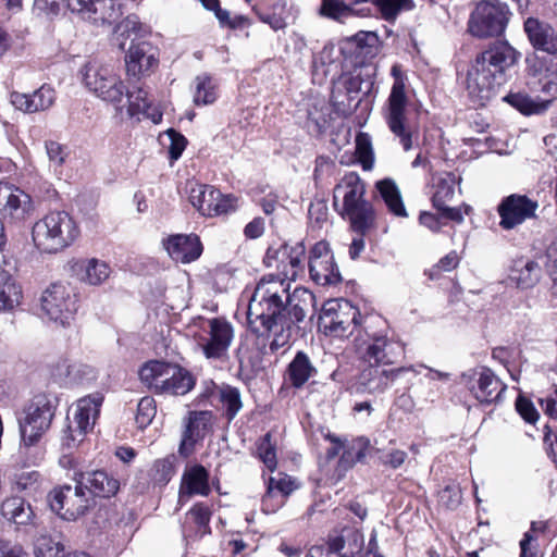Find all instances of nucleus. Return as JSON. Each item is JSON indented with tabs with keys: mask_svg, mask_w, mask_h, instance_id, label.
I'll list each match as a JSON object with an SVG mask.
<instances>
[{
	"mask_svg": "<svg viewBox=\"0 0 557 557\" xmlns=\"http://www.w3.org/2000/svg\"><path fill=\"white\" fill-rule=\"evenodd\" d=\"M407 459V453L400 449H392L381 456V461L393 469L399 468Z\"/></svg>",
	"mask_w": 557,
	"mask_h": 557,
	"instance_id": "e2e57ef3",
	"label": "nucleus"
},
{
	"mask_svg": "<svg viewBox=\"0 0 557 557\" xmlns=\"http://www.w3.org/2000/svg\"><path fill=\"white\" fill-rule=\"evenodd\" d=\"M211 510L208 505L205 503H197L194 505L189 511L187 512V519L190 520L194 525V536L201 539L207 534L211 533L210 529V520H211Z\"/></svg>",
	"mask_w": 557,
	"mask_h": 557,
	"instance_id": "4c0bfd02",
	"label": "nucleus"
},
{
	"mask_svg": "<svg viewBox=\"0 0 557 557\" xmlns=\"http://www.w3.org/2000/svg\"><path fill=\"white\" fill-rule=\"evenodd\" d=\"M382 366L383 364L368 363L361 369L351 385L352 393L358 395H380L387 391L391 384L401 374L409 371L418 373L412 366L395 369H385Z\"/></svg>",
	"mask_w": 557,
	"mask_h": 557,
	"instance_id": "dca6fc26",
	"label": "nucleus"
},
{
	"mask_svg": "<svg viewBox=\"0 0 557 557\" xmlns=\"http://www.w3.org/2000/svg\"><path fill=\"white\" fill-rule=\"evenodd\" d=\"M75 486L65 484L53 488L48 495L51 510L69 521L83 516L91 502L83 485L78 483L77 475H75Z\"/></svg>",
	"mask_w": 557,
	"mask_h": 557,
	"instance_id": "4468645a",
	"label": "nucleus"
},
{
	"mask_svg": "<svg viewBox=\"0 0 557 557\" xmlns=\"http://www.w3.org/2000/svg\"><path fill=\"white\" fill-rule=\"evenodd\" d=\"M458 181L459 177H457L454 173H447L445 177L440 180L432 198V202L435 208H444L446 201L454 197L455 185L458 183Z\"/></svg>",
	"mask_w": 557,
	"mask_h": 557,
	"instance_id": "a19ab883",
	"label": "nucleus"
},
{
	"mask_svg": "<svg viewBox=\"0 0 557 557\" xmlns=\"http://www.w3.org/2000/svg\"><path fill=\"white\" fill-rule=\"evenodd\" d=\"M273 281H259L249 300L247 320L249 329L257 336L271 337L269 349L276 352L290 345L305 333L308 307H313L315 297L307 288L295 287L287 296L286 304L277 292L265 288Z\"/></svg>",
	"mask_w": 557,
	"mask_h": 557,
	"instance_id": "f257e3e1",
	"label": "nucleus"
},
{
	"mask_svg": "<svg viewBox=\"0 0 557 557\" xmlns=\"http://www.w3.org/2000/svg\"><path fill=\"white\" fill-rule=\"evenodd\" d=\"M539 203L525 195L512 194L502 199L497 206L499 226L509 231L535 216Z\"/></svg>",
	"mask_w": 557,
	"mask_h": 557,
	"instance_id": "aec40b11",
	"label": "nucleus"
},
{
	"mask_svg": "<svg viewBox=\"0 0 557 557\" xmlns=\"http://www.w3.org/2000/svg\"><path fill=\"white\" fill-rule=\"evenodd\" d=\"M197 345L210 360H224L234 339V327L225 318L201 319Z\"/></svg>",
	"mask_w": 557,
	"mask_h": 557,
	"instance_id": "f8f14e48",
	"label": "nucleus"
},
{
	"mask_svg": "<svg viewBox=\"0 0 557 557\" xmlns=\"http://www.w3.org/2000/svg\"><path fill=\"white\" fill-rule=\"evenodd\" d=\"M10 102L24 113L47 111L55 102V90L50 85L44 84L33 94L12 91Z\"/></svg>",
	"mask_w": 557,
	"mask_h": 557,
	"instance_id": "5701e85b",
	"label": "nucleus"
},
{
	"mask_svg": "<svg viewBox=\"0 0 557 557\" xmlns=\"http://www.w3.org/2000/svg\"><path fill=\"white\" fill-rule=\"evenodd\" d=\"M257 15L262 23L268 24L273 30H280L286 26L285 20L275 12L258 11Z\"/></svg>",
	"mask_w": 557,
	"mask_h": 557,
	"instance_id": "0e129e2a",
	"label": "nucleus"
},
{
	"mask_svg": "<svg viewBox=\"0 0 557 557\" xmlns=\"http://www.w3.org/2000/svg\"><path fill=\"white\" fill-rule=\"evenodd\" d=\"M459 264V257L456 251H450L432 268L431 277L438 276L442 272H449Z\"/></svg>",
	"mask_w": 557,
	"mask_h": 557,
	"instance_id": "bf43d9fd",
	"label": "nucleus"
},
{
	"mask_svg": "<svg viewBox=\"0 0 557 557\" xmlns=\"http://www.w3.org/2000/svg\"><path fill=\"white\" fill-rule=\"evenodd\" d=\"M175 457L168 456L156 460L151 469V478L156 484L165 485L175 473Z\"/></svg>",
	"mask_w": 557,
	"mask_h": 557,
	"instance_id": "a18cd8bd",
	"label": "nucleus"
},
{
	"mask_svg": "<svg viewBox=\"0 0 557 557\" xmlns=\"http://www.w3.org/2000/svg\"><path fill=\"white\" fill-rule=\"evenodd\" d=\"M333 48H330L325 46L320 53L313 57L312 61V70L313 75H319L320 73L322 76H326L329 73V65H331V53Z\"/></svg>",
	"mask_w": 557,
	"mask_h": 557,
	"instance_id": "13d9d810",
	"label": "nucleus"
},
{
	"mask_svg": "<svg viewBox=\"0 0 557 557\" xmlns=\"http://www.w3.org/2000/svg\"><path fill=\"white\" fill-rule=\"evenodd\" d=\"M59 399L53 394L35 395L26 405L18 420L22 443L33 446L50 429Z\"/></svg>",
	"mask_w": 557,
	"mask_h": 557,
	"instance_id": "0eeeda50",
	"label": "nucleus"
},
{
	"mask_svg": "<svg viewBox=\"0 0 557 557\" xmlns=\"http://www.w3.org/2000/svg\"><path fill=\"white\" fill-rule=\"evenodd\" d=\"M470 394L481 404L499 403L507 385L487 367L480 366L465 371L460 376Z\"/></svg>",
	"mask_w": 557,
	"mask_h": 557,
	"instance_id": "ddd939ff",
	"label": "nucleus"
},
{
	"mask_svg": "<svg viewBox=\"0 0 557 557\" xmlns=\"http://www.w3.org/2000/svg\"><path fill=\"white\" fill-rule=\"evenodd\" d=\"M34 211L30 196L9 183H0V220L3 224H20Z\"/></svg>",
	"mask_w": 557,
	"mask_h": 557,
	"instance_id": "f3484780",
	"label": "nucleus"
},
{
	"mask_svg": "<svg viewBox=\"0 0 557 557\" xmlns=\"http://www.w3.org/2000/svg\"><path fill=\"white\" fill-rule=\"evenodd\" d=\"M509 14L507 4L500 0H482L470 15L468 29L478 38L499 36L507 26Z\"/></svg>",
	"mask_w": 557,
	"mask_h": 557,
	"instance_id": "9b49d317",
	"label": "nucleus"
},
{
	"mask_svg": "<svg viewBox=\"0 0 557 557\" xmlns=\"http://www.w3.org/2000/svg\"><path fill=\"white\" fill-rule=\"evenodd\" d=\"M125 97L128 102L127 112L129 116H136L138 114L148 115L151 102L148 99V92L146 90L138 88L137 90L128 91L125 87Z\"/></svg>",
	"mask_w": 557,
	"mask_h": 557,
	"instance_id": "37998d69",
	"label": "nucleus"
},
{
	"mask_svg": "<svg viewBox=\"0 0 557 557\" xmlns=\"http://www.w3.org/2000/svg\"><path fill=\"white\" fill-rule=\"evenodd\" d=\"M23 299V287L17 281H0V312H12Z\"/></svg>",
	"mask_w": 557,
	"mask_h": 557,
	"instance_id": "f704fd0d",
	"label": "nucleus"
},
{
	"mask_svg": "<svg viewBox=\"0 0 557 557\" xmlns=\"http://www.w3.org/2000/svg\"><path fill=\"white\" fill-rule=\"evenodd\" d=\"M519 58L513 47L500 40L478 54L467 75V90L475 104L485 106L496 95Z\"/></svg>",
	"mask_w": 557,
	"mask_h": 557,
	"instance_id": "f03ea898",
	"label": "nucleus"
},
{
	"mask_svg": "<svg viewBox=\"0 0 557 557\" xmlns=\"http://www.w3.org/2000/svg\"><path fill=\"white\" fill-rule=\"evenodd\" d=\"M76 475L78 483L88 492V496L109 498L120 490V481L104 470L81 472Z\"/></svg>",
	"mask_w": 557,
	"mask_h": 557,
	"instance_id": "a878e982",
	"label": "nucleus"
},
{
	"mask_svg": "<svg viewBox=\"0 0 557 557\" xmlns=\"http://www.w3.org/2000/svg\"><path fill=\"white\" fill-rule=\"evenodd\" d=\"M504 100L516 108L524 115L539 114L544 112L550 104L553 98L543 99L541 101L533 100L525 94L511 92Z\"/></svg>",
	"mask_w": 557,
	"mask_h": 557,
	"instance_id": "72a5a7b5",
	"label": "nucleus"
},
{
	"mask_svg": "<svg viewBox=\"0 0 557 557\" xmlns=\"http://www.w3.org/2000/svg\"><path fill=\"white\" fill-rule=\"evenodd\" d=\"M103 397L99 394L89 395L77 400L74 412V426L69 425L62 437V445L67 449L76 447L84 436L94 428L99 416Z\"/></svg>",
	"mask_w": 557,
	"mask_h": 557,
	"instance_id": "2eb2a0df",
	"label": "nucleus"
},
{
	"mask_svg": "<svg viewBox=\"0 0 557 557\" xmlns=\"http://www.w3.org/2000/svg\"><path fill=\"white\" fill-rule=\"evenodd\" d=\"M351 13V9L342 0H322L320 14L333 20H341Z\"/></svg>",
	"mask_w": 557,
	"mask_h": 557,
	"instance_id": "603ef678",
	"label": "nucleus"
},
{
	"mask_svg": "<svg viewBox=\"0 0 557 557\" xmlns=\"http://www.w3.org/2000/svg\"><path fill=\"white\" fill-rule=\"evenodd\" d=\"M219 400L228 421H232L243 408L239 389L231 385H224L219 389Z\"/></svg>",
	"mask_w": 557,
	"mask_h": 557,
	"instance_id": "ea45409f",
	"label": "nucleus"
},
{
	"mask_svg": "<svg viewBox=\"0 0 557 557\" xmlns=\"http://www.w3.org/2000/svg\"><path fill=\"white\" fill-rule=\"evenodd\" d=\"M356 154L363 170H370L373 165V151L370 138L367 134H359L356 138Z\"/></svg>",
	"mask_w": 557,
	"mask_h": 557,
	"instance_id": "8fccbe9b",
	"label": "nucleus"
},
{
	"mask_svg": "<svg viewBox=\"0 0 557 557\" xmlns=\"http://www.w3.org/2000/svg\"><path fill=\"white\" fill-rule=\"evenodd\" d=\"M127 74L140 77L149 74L159 64L158 48L149 41L132 38L131 46L125 55Z\"/></svg>",
	"mask_w": 557,
	"mask_h": 557,
	"instance_id": "412c9836",
	"label": "nucleus"
},
{
	"mask_svg": "<svg viewBox=\"0 0 557 557\" xmlns=\"http://www.w3.org/2000/svg\"><path fill=\"white\" fill-rule=\"evenodd\" d=\"M539 268L537 263L525 259L523 257L515 259L511 264V272L509 278H522V276L536 275L535 270Z\"/></svg>",
	"mask_w": 557,
	"mask_h": 557,
	"instance_id": "5fc2aeb1",
	"label": "nucleus"
},
{
	"mask_svg": "<svg viewBox=\"0 0 557 557\" xmlns=\"http://www.w3.org/2000/svg\"><path fill=\"white\" fill-rule=\"evenodd\" d=\"M391 74L394 77V84L387 99L385 120L391 132L399 138L404 149L408 151L412 147V139L406 117L408 98L405 91V77L398 64L392 66Z\"/></svg>",
	"mask_w": 557,
	"mask_h": 557,
	"instance_id": "9d476101",
	"label": "nucleus"
},
{
	"mask_svg": "<svg viewBox=\"0 0 557 557\" xmlns=\"http://www.w3.org/2000/svg\"><path fill=\"white\" fill-rule=\"evenodd\" d=\"M193 100L196 106L212 104L216 100L215 87L210 75L203 73L196 76Z\"/></svg>",
	"mask_w": 557,
	"mask_h": 557,
	"instance_id": "e433bc0d",
	"label": "nucleus"
},
{
	"mask_svg": "<svg viewBox=\"0 0 557 557\" xmlns=\"http://www.w3.org/2000/svg\"><path fill=\"white\" fill-rule=\"evenodd\" d=\"M277 255H282V257H287L288 264L290 267V272L283 270V278H297L298 275L302 273L301 268V257L305 256V246L299 243L295 247L290 248V251L287 252V247H284L283 250L276 252Z\"/></svg>",
	"mask_w": 557,
	"mask_h": 557,
	"instance_id": "c03bdc74",
	"label": "nucleus"
},
{
	"mask_svg": "<svg viewBox=\"0 0 557 557\" xmlns=\"http://www.w3.org/2000/svg\"><path fill=\"white\" fill-rule=\"evenodd\" d=\"M369 40L375 41V36L368 33H359L352 38L348 39L342 48L344 53L356 54L357 58L370 53Z\"/></svg>",
	"mask_w": 557,
	"mask_h": 557,
	"instance_id": "de8ad7c7",
	"label": "nucleus"
},
{
	"mask_svg": "<svg viewBox=\"0 0 557 557\" xmlns=\"http://www.w3.org/2000/svg\"><path fill=\"white\" fill-rule=\"evenodd\" d=\"M60 368L64 370L69 382L73 384H86L97 379L96 369L82 362L63 361Z\"/></svg>",
	"mask_w": 557,
	"mask_h": 557,
	"instance_id": "58836bf2",
	"label": "nucleus"
},
{
	"mask_svg": "<svg viewBox=\"0 0 557 557\" xmlns=\"http://www.w3.org/2000/svg\"><path fill=\"white\" fill-rule=\"evenodd\" d=\"M85 87L102 101L120 104L125 97V84L114 69L98 60L88 61L81 70Z\"/></svg>",
	"mask_w": 557,
	"mask_h": 557,
	"instance_id": "6e6552de",
	"label": "nucleus"
},
{
	"mask_svg": "<svg viewBox=\"0 0 557 557\" xmlns=\"http://www.w3.org/2000/svg\"><path fill=\"white\" fill-rule=\"evenodd\" d=\"M170 139L169 154L171 160H177L186 148L187 139L173 128L166 131Z\"/></svg>",
	"mask_w": 557,
	"mask_h": 557,
	"instance_id": "6e6d98bb",
	"label": "nucleus"
},
{
	"mask_svg": "<svg viewBox=\"0 0 557 557\" xmlns=\"http://www.w3.org/2000/svg\"><path fill=\"white\" fill-rule=\"evenodd\" d=\"M1 513L17 525H27L34 518L30 505L18 496L7 498L1 505Z\"/></svg>",
	"mask_w": 557,
	"mask_h": 557,
	"instance_id": "473e14b6",
	"label": "nucleus"
},
{
	"mask_svg": "<svg viewBox=\"0 0 557 557\" xmlns=\"http://www.w3.org/2000/svg\"><path fill=\"white\" fill-rule=\"evenodd\" d=\"M32 235L39 250L55 253L73 244L78 228L69 213L53 211L34 224Z\"/></svg>",
	"mask_w": 557,
	"mask_h": 557,
	"instance_id": "39448f33",
	"label": "nucleus"
},
{
	"mask_svg": "<svg viewBox=\"0 0 557 557\" xmlns=\"http://www.w3.org/2000/svg\"><path fill=\"white\" fill-rule=\"evenodd\" d=\"M171 370L161 395L183 396L194 388L195 379L189 371L176 364H171Z\"/></svg>",
	"mask_w": 557,
	"mask_h": 557,
	"instance_id": "2f4dec72",
	"label": "nucleus"
},
{
	"mask_svg": "<svg viewBox=\"0 0 557 557\" xmlns=\"http://www.w3.org/2000/svg\"><path fill=\"white\" fill-rule=\"evenodd\" d=\"M523 29L535 51L557 58V32L549 23L531 16L524 21Z\"/></svg>",
	"mask_w": 557,
	"mask_h": 557,
	"instance_id": "4be33fe9",
	"label": "nucleus"
},
{
	"mask_svg": "<svg viewBox=\"0 0 557 557\" xmlns=\"http://www.w3.org/2000/svg\"><path fill=\"white\" fill-rule=\"evenodd\" d=\"M36 557H65L64 546L48 535H40L35 543Z\"/></svg>",
	"mask_w": 557,
	"mask_h": 557,
	"instance_id": "49530a36",
	"label": "nucleus"
},
{
	"mask_svg": "<svg viewBox=\"0 0 557 557\" xmlns=\"http://www.w3.org/2000/svg\"><path fill=\"white\" fill-rule=\"evenodd\" d=\"M163 247L174 261L182 263L197 260L203 250L200 238L196 234L170 235L163 240Z\"/></svg>",
	"mask_w": 557,
	"mask_h": 557,
	"instance_id": "b1692460",
	"label": "nucleus"
},
{
	"mask_svg": "<svg viewBox=\"0 0 557 557\" xmlns=\"http://www.w3.org/2000/svg\"><path fill=\"white\" fill-rule=\"evenodd\" d=\"M317 374L318 369L310 356L304 350H298L286 368L285 380L292 387L301 388Z\"/></svg>",
	"mask_w": 557,
	"mask_h": 557,
	"instance_id": "cd10ccee",
	"label": "nucleus"
},
{
	"mask_svg": "<svg viewBox=\"0 0 557 557\" xmlns=\"http://www.w3.org/2000/svg\"><path fill=\"white\" fill-rule=\"evenodd\" d=\"M46 151L49 158V161L53 164V166L60 168L66 158V152L64 147L57 141H47L46 143Z\"/></svg>",
	"mask_w": 557,
	"mask_h": 557,
	"instance_id": "680f3d73",
	"label": "nucleus"
},
{
	"mask_svg": "<svg viewBox=\"0 0 557 557\" xmlns=\"http://www.w3.org/2000/svg\"><path fill=\"white\" fill-rule=\"evenodd\" d=\"M308 213L311 220L320 224L327 219V206L324 201H317L310 205Z\"/></svg>",
	"mask_w": 557,
	"mask_h": 557,
	"instance_id": "338daca9",
	"label": "nucleus"
},
{
	"mask_svg": "<svg viewBox=\"0 0 557 557\" xmlns=\"http://www.w3.org/2000/svg\"><path fill=\"white\" fill-rule=\"evenodd\" d=\"M352 339L363 362L389 366L404 352L403 344L391 333L388 321L379 313H366L363 323Z\"/></svg>",
	"mask_w": 557,
	"mask_h": 557,
	"instance_id": "7ed1b4c3",
	"label": "nucleus"
},
{
	"mask_svg": "<svg viewBox=\"0 0 557 557\" xmlns=\"http://www.w3.org/2000/svg\"><path fill=\"white\" fill-rule=\"evenodd\" d=\"M40 474L37 471L23 472L18 475L16 486L20 491L35 490Z\"/></svg>",
	"mask_w": 557,
	"mask_h": 557,
	"instance_id": "69168bd1",
	"label": "nucleus"
},
{
	"mask_svg": "<svg viewBox=\"0 0 557 557\" xmlns=\"http://www.w3.org/2000/svg\"><path fill=\"white\" fill-rule=\"evenodd\" d=\"M296 488L294 480L286 475L278 473L277 478H270L268 482L267 496L271 497L274 492L280 493L282 496L289 495Z\"/></svg>",
	"mask_w": 557,
	"mask_h": 557,
	"instance_id": "864d4df0",
	"label": "nucleus"
},
{
	"mask_svg": "<svg viewBox=\"0 0 557 557\" xmlns=\"http://www.w3.org/2000/svg\"><path fill=\"white\" fill-rule=\"evenodd\" d=\"M189 201L203 216L211 218L233 211L236 199L222 195L211 185L194 183L189 188Z\"/></svg>",
	"mask_w": 557,
	"mask_h": 557,
	"instance_id": "a211bd4d",
	"label": "nucleus"
},
{
	"mask_svg": "<svg viewBox=\"0 0 557 557\" xmlns=\"http://www.w3.org/2000/svg\"><path fill=\"white\" fill-rule=\"evenodd\" d=\"M44 317L60 326H69L77 311V295L70 281L50 283L40 296Z\"/></svg>",
	"mask_w": 557,
	"mask_h": 557,
	"instance_id": "1a4fd4ad",
	"label": "nucleus"
},
{
	"mask_svg": "<svg viewBox=\"0 0 557 557\" xmlns=\"http://www.w3.org/2000/svg\"><path fill=\"white\" fill-rule=\"evenodd\" d=\"M516 409L521 418L531 424H534L540 417L532 401L523 396H519L516 399Z\"/></svg>",
	"mask_w": 557,
	"mask_h": 557,
	"instance_id": "4d7b16f0",
	"label": "nucleus"
},
{
	"mask_svg": "<svg viewBox=\"0 0 557 557\" xmlns=\"http://www.w3.org/2000/svg\"><path fill=\"white\" fill-rule=\"evenodd\" d=\"M310 278H342L341 273L332 258L309 259Z\"/></svg>",
	"mask_w": 557,
	"mask_h": 557,
	"instance_id": "79ce46f5",
	"label": "nucleus"
},
{
	"mask_svg": "<svg viewBox=\"0 0 557 557\" xmlns=\"http://www.w3.org/2000/svg\"><path fill=\"white\" fill-rule=\"evenodd\" d=\"M69 8L95 25L114 24L124 14L123 0H69Z\"/></svg>",
	"mask_w": 557,
	"mask_h": 557,
	"instance_id": "6ab92c4d",
	"label": "nucleus"
},
{
	"mask_svg": "<svg viewBox=\"0 0 557 557\" xmlns=\"http://www.w3.org/2000/svg\"><path fill=\"white\" fill-rule=\"evenodd\" d=\"M116 32L120 34V36H126L131 37L132 34H134V38H138L137 34L141 27L139 20L136 15H128L124 20L120 22V20L116 22Z\"/></svg>",
	"mask_w": 557,
	"mask_h": 557,
	"instance_id": "052dcab7",
	"label": "nucleus"
},
{
	"mask_svg": "<svg viewBox=\"0 0 557 557\" xmlns=\"http://www.w3.org/2000/svg\"><path fill=\"white\" fill-rule=\"evenodd\" d=\"M367 84V94L372 85V82H367L362 78L361 74L343 73L335 83L333 95H339L345 92L350 100H354L356 96L363 91L362 85Z\"/></svg>",
	"mask_w": 557,
	"mask_h": 557,
	"instance_id": "c9c22d12",
	"label": "nucleus"
},
{
	"mask_svg": "<svg viewBox=\"0 0 557 557\" xmlns=\"http://www.w3.org/2000/svg\"><path fill=\"white\" fill-rule=\"evenodd\" d=\"M272 435L267 433L258 444V454L262 462L270 471H274L277 465L275 446L271 443Z\"/></svg>",
	"mask_w": 557,
	"mask_h": 557,
	"instance_id": "3c124183",
	"label": "nucleus"
},
{
	"mask_svg": "<svg viewBox=\"0 0 557 557\" xmlns=\"http://www.w3.org/2000/svg\"><path fill=\"white\" fill-rule=\"evenodd\" d=\"M157 413L156 401L150 396L143 397L137 405V413L135 417L138 428H147Z\"/></svg>",
	"mask_w": 557,
	"mask_h": 557,
	"instance_id": "09e8293b",
	"label": "nucleus"
},
{
	"mask_svg": "<svg viewBox=\"0 0 557 557\" xmlns=\"http://www.w3.org/2000/svg\"><path fill=\"white\" fill-rule=\"evenodd\" d=\"M363 315L358 308L346 299H329L321 309L318 320L319 330L326 336L355 339Z\"/></svg>",
	"mask_w": 557,
	"mask_h": 557,
	"instance_id": "423d86ee",
	"label": "nucleus"
},
{
	"mask_svg": "<svg viewBox=\"0 0 557 557\" xmlns=\"http://www.w3.org/2000/svg\"><path fill=\"white\" fill-rule=\"evenodd\" d=\"M209 478V471L201 465L187 468L182 476L180 500L182 502L193 495L208 496L211 492Z\"/></svg>",
	"mask_w": 557,
	"mask_h": 557,
	"instance_id": "bb28decb",
	"label": "nucleus"
},
{
	"mask_svg": "<svg viewBox=\"0 0 557 557\" xmlns=\"http://www.w3.org/2000/svg\"><path fill=\"white\" fill-rule=\"evenodd\" d=\"M366 186L357 174L346 175L334 189V206L338 195H343L341 214L348 219L354 231L364 234L373 224L374 210L364 199Z\"/></svg>",
	"mask_w": 557,
	"mask_h": 557,
	"instance_id": "20e7f679",
	"label": "nucleus"
},
{
	"mask_svg": "<svg viewBox=\"0 0 557 557\" xmlns=\"http://www.w3.org/2000/svg\"><path fill=\"white\" fill-rule=\"evenodd\" d=\"M171 364L164 361L151 360L146 362L139 370L140 382L152 393L162 394V389L169 381Z\"/></svg>",
	"mask_w": 557,
	"mask_h": 557,
	"instance_id": "c85d7f7f",
	"label": "nucleus"
},
{
	"mask_svg": "<svg viewBox=\"0 0 557 557\" xmlns=\"http://www.w3.org/2000/svg\"><path fill=\"white\" fill-rule=\"evenodd\" d=\"M65 275L75 278H109L110 264L98 258L72 257L63 265Z\"/></svg>",
	"mask_w": 557,
	"mask_h": 557,
	"instance_id": "393cba45",
	"label": "nucleus"
},
{
	"mask_svg": "<svg viewBox=\"0 0 557 557\" xmlns=\"http://www.w3.org/2000/svg\"><path fill=\"white\" fill-rule=\"evenodd\" d=\"M375 188L391 213L399 218L408 215L400 190L393 178L386 177L377 181Z\"/></svg>",
	"mask_w": 557,
	"mask_h": 557,
	"instance_id": "c756f323",
	"label": "nucleus"
},
{
	"mask_svg": "<svg viewBox=\"0 0 557 557\" xmlns=\"http://www.w3.org/2000/svg\"><path fill=\"white\" fill-rule=\"evenodd\" d=\"M211 413L209 411H199L190 413L188 424L180 445V454L187 456L189 451L187 446H193L197 438L203 437L205 432L210 425Z\"/></svg>",
	"mask_w": 557,
	"mask_h": 557,
	"instance_id": "7c9ffc66",
	"label": "nucleus"
},
{
	"mask_svg": "<svg viewBox=\"0 0 557 557\" xmlns=\"http://www.w3.org/2000/svg\"><path fill=\"white\" fill-rule=\"evenodd\" d=\"M540 403L547 416L557 419V387L545 398H542Z\"/></svg>",
	"mask_w": 557,
	"mask_h": 557,
	"instance_id": "774afa93",
	"label": "nucleus"
}]
</instances>
